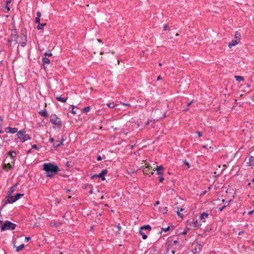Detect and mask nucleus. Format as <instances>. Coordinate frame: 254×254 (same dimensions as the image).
<instances>
[{
	"instance_id": "bb28decb",
	"label": "nucleus",
	"mask_w": 254,
	"mask_h": 254,
	"mask_svg": "<svg viewBox=\"0 0 254 254\" xmlns=\"http://www.w3.org/2000/svg\"><path fill=\"white\" fill-rule=\"evenodd\" d=\"M43 64H50L51 60L45 56L44 58L42 59Z\"/></svg>"
},
{
	"instance_id": "4c0bfd02",
	"label": "nucleus",
	"mask_w": 254,
	"mask_h": 254,
	"mask_svg": "<svg viewBox=\"0 0 254 254\" xmlns=\"http://www.w3.org/2000/svg\"><path fill=\"white\" fill-rule=\"evenodd\" d=\"M20 39L22 41H27V34L21 35V36H20Z\"/></svg>"
},
{
	"instance_id": "c9c22d12",
	"label": "nucleus",
	"mask_w": 254,
	"mask_h": 254,
	"mask_svg": "<svg viewBox=\"0 0 254 254\" xmlns=\"http://www.w3.org/2000/svg\"><path fill=\"white\" fill-rule=\"evenodd\" d=\"M225 207V205H222L221 204H220L217 206V209L219 211H222Z\"/></svg>"
},
{
	"instance_id": "3c124183",
	"label": "nucleus",
	"mask_w": 254,
	"mask_h": 254,
	"mask_svg": "<svg viewBox=\"0 0 254 254\" xmlns=\"http://www.w3.org/2000/svg\"><path fill=\"white\" fill-rule=\"evenodd\" d=\"M178 242L177 240L174 241L173 242V243L171 244V247H174V246H175L177 244H178Z\"/></svg>"
},
{
	"instance_id": "aec40b11",
	"label": "nucleus",
	"mask_w": 254,
	"mask_h": 254,
	"mask_svg": "<svg viewBox=\"0 0 254 254\" xmlns=\"http://www.w3.org/2000/svg\"><path fill=\"white\" fill-rule=\"evenodd\" d=\"M208 213L204 212L201 214L200 216V218L201 220L203 221V222H205V221L203 220L205 219L206 218H207L208 217Z\"/></svg>"
},
{
	"instance_id": "f03ea898",
	"label": "nucleus",
	"mask_w": 254,
	"mask_h": 254,
	"mask_svg": "<svg viewBox=\"0 0 254 254\" xmlns=\"http://www.w3.org/2000/svg\"><path fill=\"white\" fill-rule=\"evenodd\" d=\"M16 224L12 223L11 222L6 220L4 223L2 222L0 226V229L1 231L7 230H13L16 228Z\"/></svg>"
},
{
	"instance_id": "f3484780",
	"label": "nucleus",
	"mask_w": 254,
	"mask_h": 254,
	"mask_svg": "<svg viewBox=\"0 0 254 254\" xmlns=\"http://www.w3.org/2000/svg\"><path fill=\"white\" fill-rule=\"evenodd\" d=\"M18 185V183H17L10 188V190L8 191L9 195H10L11 193L13 192L16 190V188Z\"/></svg>"
},
{
	"instance_id": "58836bf2",
	"label": "nucleus",
	"mask_w": 254,
	"mask_h": 254,
	"mask_svg": "<svg viewBox=\"0 0 254 254\" xmlns=\"http://www.w3.org/2000/svg\"><path fill=\"white\" fill-rule=\"evenodd\" d=\"M163 30H170V27L167 24H165L163 25Z\"/></svg>"
},
{
	"instance_id": "a19ab883",
	"label": "nucleus",
	"mask_w": 254,
	"mask_h": 254,
	"mask_svg": "<svg viewBox=\"0 0 254 254\" xmlns=\"http://www.w3.org/2000/svg\"><path fill=\"white\" fill-rule=\"evenodd\" d=\"M71 113L74 115L76 114V111L74 110V108H76V107L74 105H72L71 106Z\"/></svg>"
},
{
	"instance_id": "49530a36",
	"label": "nucleus",
	"mask_w": 254,
	"mask_h": 254,
	"mask_svg": "<svg viewBox=\"0 0 254 254\" xmlns=\"http://www.w3.org/2000/svg\"><path fill=\"white\" fill-rule=\"evenodd\" d=\"M161 229L163 231L166 232L170 231V228L169 226H168L167 228H162Z\"/></svg>"
},
{
	"instance_id": "e2e57ef3",
	"label": "nucleus",
	"mask_w": 254,
	"mask_h": 254,
	"mask_svg": "<svg viewBox=\"0 0 254 254\" xmlns=\"http://www.w3.org/2000/svg\"><path fill=\"white\" fill-rule=\"evenodd\" d=\"M123 105L124 106H130V104L129 103H122Z\"/></svg>"
},
{
	"instance_id": "4be33fe9",
	"label": "nucleus",
	"mask_w": 254,
	"mask_h": 254,
	"mask_svg": "<svg viewBox=\"0 0 254 254\" xmlns=\"http://www.w3.org/2000/svg\"><path fill=\"white\" fill-rule=\"evenodd\" d=\"M150 168L149 167H147L145 169V170L143 171L144 173L148 175L149 177H150L151 175H152L154 174V172L151 171L149 172Z\"/></svg>"
},
{
	"instance_id": "39448f33",
	"label": "nucleus",
	"mask_w": 254,
	"mask_h": 254,
	"mask_svg": "<svg viewBox=\"0 0 254 254\" xmlns=\"http://www.w3.org/2000/svg\"><path fill=\"white\" fill-rule=\"evenodd\" d=\"M24 194L23 193H17L14 196H9L7 199V201L9 203H13L17 200H18L21 196H23Z\"/></svg>"
},
{
	"instance_id": "37998d69",
	"label": "nucleus",
	"mask_w": 254,
	"mask_h": 254,
	"mask_svg": "<svg viewBox=\"0 0 254 254\" xmlns=\"http://www.w3.org/2000/svg\"><path fill=\"white\" fill-rule=\"evenodd\" d=\"M27 41H22V42H20V44L21 46L22 47H25L27 44Z\"/></svg>"
},
{
	"instance_id": "72a5a7b5",
	"label": "nucleus",
	"mask_w": 254,
	"mask_h": 254,
	"mask_svg": "<svg viewBox=\"0 0 254 254\" xmlns=\"http://www.w3.org/2000/svg\"><path fill=\"white\" fill-rule=\"evenodd\" d=\"M222 202L223 203V205H225V207L227 206H228L231 202V200L229 201H226L224 199L222 200Z\"/></svg>"
},
{
	"instance_id": "6e6d98bb",
	"label": "nucleus",
	"mask_w": 254,
	"mask_h": 254,
	"mask_svg": "<svg viewBox=\"0 0 254 254\" xmlns=\"http://www.w3.org/2000/svg\"><path fill=\"white\" fill-rule=\"evenodd\" d=\"M175 247H177V250H180L181 248L183 247L182 245L178 244L177 246H176Z\"/></svg>"
},
{
	"instance_id": "de8ad7c7",
	"label": "nucleus",
	"mask_w": 254,
	"mask_h": 254,
	"mask_svg": "<svg viewBox=\"0 0 254 254\" xmlns=\"http://www.w3.org/2000/svg\"><path fill=\"white\" fill-rule=\"evenodd\" d=\"M177 215H178L179 217H181V218H182L183 217V216H184V215L180 213V211H179V209H178V210L177 211Z\"/></svg>"
},
{
	"instance_id": "9d476101",
	"label": "nucleus",
	"mask_w": 254,
	"mask_h": 254,
	"mask_svg": "<svg viewBox=\"0 0 254 254\" xmlns=\"http://www.w3.org/2000/svg\"><path fill=\"white\" fill-rule=\"evenodd\" d=\"M12 0H7L6 1V3L4 6H3V8L4 9V11L5 12H7L10 10V7L8 6V4L11 3Z\"/></svg>"
},
{
	"instance_id": "c03bdc74",
	"label": "nucleus",
	"mask_w": 254,
	"mask_h": 254,
	"mask_svg": "<svg viewBox=\"0 0 254 254\" xmlns=\"http://www.w3.org/2000/svg\"><path fill=\"white\" fill-rule=\"evenodd\" d=\"M184 164L187 166V168L189 169L190 167V163L186 160L184 161Z\"/></svg>"
},
{
	"instance_id": "a211bd4d",
	"label": "nucleus",
	"mask_w": 254,
	"mask_h": 254,
	"mask_svg": "<svg viewBox=\"0 0 254 254\" xmlns=\"http://www.w3.org/2000/svg\"><path fill=\"white\" fill-rule=\"evenodd\" d=\"M8 155L11 158L13 159L16 156V153L15 151L10 150L8 152Z\"/></svg>"
},
{
	"instance_id": "864d4df0",
	"label": "nucleus",
	"mask_w": 254,
	"mask_h": 254,
	"mask_svg": "<svg viewBox=\"0 0 254 254\" xmlns=\"http://www.w3.org/2000/svg\"><path fill=\"white\" fill-rule=\"evenodd\" d=\"M172 248H173V250H172V252L173 254H175L177 251V247H173Z\"/></svg>"
},
{
	"instance_id": "9b49d317",
	"label": "nucleus",
	"mask_w": 254,
	"mask_h": 254,
	"mask_svg": "<svg viewBox=\"0 0 254 254\" xmlns=\"http://www.w3.org/2000/svg\"><path fill=\"white\" fill-rule=\"evenodd\" d=\"M239 43V40L237 39L233 40L229 43L228 46L229 48H231L232 47L237 45Z\"/></svg>"
},
{
	"instance_id": "0eeeda50",
	"label": "nucleus",
	"mask_w": 254,
	"mask_h": 254,
	"mask_svg": "<svg viewBox=\"0 0 254 254\" xmlns=\"http://www.w3.org/2000/svg\"><path fill=\"white\" fill-rule=\"evenodd\" d=\"M6 133H15L18 131V128L16 127H7L4 129Z\"/></svg>"
},
{
	"instance_id": "20e7f679",
	"label": "nucleus",
	"mask_w": 254,
	"mask_h": 254,
	"mask_svg": "<svg viewBox=\"0 0 254 254\" xmlns=\"http://www.w3.org/2000/svg\"><path fill=\"white\" fill-rule=\"evenodd\" d=\"M151 230V227L149 225H146L140 228L139 233L142 236L143 240H146L147 238V234Z\"/></svg>"
},
{
	"instance_id": "f257e3e1",
	"label": "nucleus",
	"mask_w": 254,
	"mask_h": 254,
	"mask_svg": "<svg viewBox=\"0 0 254 254\" xmlns=\"http://www.w3.org/2000/svg\"><path fill=\"white\" fill-rule=\"evenodd\" d=\"M43 170L45 171V176L52 178L60 171L58 166L52 163H46L43 165Z\"/></svg>"
},
{
	"instance_id": "5fc2aeb1",
	"label": "nucleus",
	"mask_w": 254,
	"mask_h": 254,
	"mask_svg": "<svg viewBox=\"0 0 254 254\" xmlns=\"http://www.w3.org/2000/svg\"><path fill=\"white\" fill-rule=\"evenodd\" d=\"M89 187H90V188H91V189H90V190L89 191V193L90 194H93V188H92V186L91 185H89Z\"/></svg>"
},
{
	"instance_id": "c756f323",
	"label": "nucleus",
	"mask_w": 254,
	"mask_h": 254,
	"mask_svg": "<svg viewBox=\"0 0 254 254\" xmlns=\"http://www.w3.org/2000/svg\"><path fill=\"white\" fill-rule=\"evenodd\" d=\"M25 247L24 244H22L16 247V252H18L22 250Z\"/></svg>"
},
{
	"instance_id": "680f3d73",
	"label": "nucleus",
	"mask_w": 254,
	"mask_h": 254,
	"mask_svg": "<svg viewBox=\"0 0 254 254\" xmlns=\"http://www.w3.org/2000/svg\"><path fill=\"white\" fill-rule=\"evenodd\" d=\"M102 157L101 156H98L97 158V160L98 161L102 160Z\"/></svg>"
},
{
	"instance_id": "6e6552de",
	"label": "nucleus",
	"mask_w": 254,
	"mask_h": 254,
	"mask_svg": "<svg viewBox=\"0 0 254 254\" xmlns=\"http://www.w3.org/2000/svg\"><path fill=\"white\" fill-rule=\"evenodd\" d=\"M55 98L58 101L63 103H65L68 99V97L67 96L64 97L61 96H56Z\"/></svg>"
},
{
	"instance_id": "bf43d9fd",
	"label": "nucleus",
	"mask_w": 254,
	"mask_h": 254,
	"mask_svg": "<svg viewBox=\"0 0 254 254\" xmlns=\"http://www.w3.org/2000/svg\"><path fill=\"white\" fill-rule=\"evenodd\" d=\"M31 239V237H26L25 238V241L26 242H28Z\"/></svg>"
},
{
	"instance_id": "4d7b16f0",
	"label": "nucleus",
	"mask_w": 254,
	"mask_h": 254,
	"mask_svg": "<svg viewBox=\"0 0 254 254\" xmlns=\"http://www.w3.org/2000/svg\"><path fill=\"white\" fill-rule=\"evenodd\" d=\"M164 180V178L162 176L159 177V182L161 183Z\"/></svg>"
},
{
	"instance_id": "052dcab7",
	"label": "nucleus",
	"mask_w": 254,
	"mask_h": 254,
	"mask_svg": "<svg viewBox=\"0 0 254 254\" xmlns=\"http://www.w3.org/2000/svg\"><path fill=\"white\" fill-rule=\"evenodd\" d=\"M196 133L199 137L202 136V133L200 131H196Z\"/></svg>"
},
{
	"instance_id": "2eb2a0df",
	"label": "nucleus",
	"mask_w": 254,
	"mask_h": 254,
	"mask_svg": "<svg viewBox=\"0 0 254 254\" xmlns=\"http://www.w3.org/2000/svg\"><path fill=\"white\" fill-rule=\"evenodd\" d=\"M3 169L5 171H8V170H11L12 168L11 165L8 163L7 164H3L2 166Z\"/></svg>"
},
{
	"instance_id": "09e8293b",
	"label": "nucleus",
	"mask_w": 254,
	"mask_h": 254,
	"mask_svg": "<svg viewBox=\"0 0 254 254\" xmlns=\"http://www.w3.org/2000/svg\"><path fill=\"white\" fill-rule=\"evenodd\" d=\"M35 22L37 24L40 23V18L39 17H36L35 19Z\"/></svg>"
},
{
	"instance_id": "423d86ee",
	"label": "nucleus",
	"mask_w": 254,
	"mask_h": 254,
	"mask_svg": "<svg viewBox=\"0 0 254 254\" xmlns=\"http://www.w3.org/2000/svg\"><path fill=\"white\" fill-rule=\"evenodd\" d=\"M108 171L107 169L103 170L101 172L98 174H95L91 177V179H93L95 178H99L101 179L102 181H105V176L107 174Z\"/></svg>"
},
{
	"instance_id": "2f4dec72",
	"label": "nucleus",
	"mask_w": 254,
	"mask_h": 254,
	"mask_svg": "<svg viewBox=\"0 0 254 254\" xmlns=\"http://www.w3.org/2000/svg\"><path fill=\"white\" fill-rule=\"evenodd\" d=\"M61 225V223L56 221L52 222L51 223V225L52 226L58 227Z\"/></svg>"
},
{
	"instance_id": "e433bc0d",
	"label": "nucleus",
	"mask_w": 254,
	"mask_h": 254,
	"mask_svg": "<svg viewBox=\"0 0 254 254\" xmlns=\"http://www.w3.org/2000/svg\"><path fill=\"white\" fill-rule=\"evenodd\" d=\"M107 105L109 107H110L111 108H114L116 104L114 102H111V103H107Z\"/></svg>"
},
{
	"instance_id": "dca6fc26",
	"label": "nucleus",
	"mask_w": 254,
	"mask_h": 254,
	"mask_svg": "<svg viewBox=\"0 0 254 254\" xmlns=\"http://www.w3.org/2000/svg\"><path fill=\"white\" fill-rule=\"evenodd\" d=\"M39 114L43 117L47 118L48 117V114L46 109L42 110L39 112Z\"/></svg>"
},
{
	"instance_id": "4468645a",
	"label": "nucleus",
	"mask_w": 254,
	"mask_h": 254,
	"mask_svg": "<svg viewBox=\"0 0 254 254\" xmlns=\"http://www.w3.org/2000/svg\"><path fill=\"white\" fill-rule=\"evenodd\" d=\"M190 226L191 227H193L195 228H199L201 226V224H198L197 220H193V222H192L190 224Z\"/></svg>"
},
{
	"instance_id": "b1692460",
	"label": "nucleus",
	"mask_w": 254,
	"mask_h": 254,
	"mask_svg": "<svg viewBox=\"0 0 254 254\" xmlns=\"http://www.w3.org/2000/svg\"><path fill=\"white\" fill-rule=\"evenodd\" d=\"M30 137L29 136V135L27 134H26V133H25V134H24L23 136V137H22V141L23 142L29 140V139H30Z\"/></svg>"
},
{
	"instance_id": "ea45409f",
	"label": "nucleus",
	"mask_w": 254,
	"mask_h": 254,
	"mask_svg": "<svg viewBox=\"0 0 254 254\" xmlns=\"http://www.w3.org/2000/svg\"><path fill=\"white\" fill-rule=\"evenodd\" d=\"M13 41L12 40H10L9 39H7V43L6 44V45L7 46H8V47H11V41Z\"/></svg>"
},
{
	"instance_id": "ddd939ff",
	"label": "nucleus",
	"mask_w": 254,
	"mask_h": 254,
	"mask_svg": "<svg viewBox=\"0 0 254 254\" xmlns=\"http://www.w3.org/2000/svg\"><path fill=\"white\" fill-rule=\"evenodd\" d=\"M51 67V64H41V69H44L47 73H51L49 71V68Z\"/></svg>"
},
{
	"instance_id": "13d9d810",
	"label": "nucleus",
	"mask_w": 254,
	"mask_h": 254,
	"mask_svg": "<svg viewBox=\"0 0 254 254\" xmlns=\"http://www.w3.org/2000/svg\"><path fill=\"white\" fill-rule=\"evenodd\" d=\"M37 17H39L40 18L41 16V13L40 11H37L36 13Z\"/></svg>"
},
{
	"instance_id": "8fccbe9b",
	"label": "nucleus",
	"mask_w": 254,
	"mask_h": 254,
	"mask_svg": "<svg viewBox=\"0 0 254 254\" xmlns=\"http://www.w3.org/2000/svg\"><path fill=\"white\" fill-rule=\"evenodd\" d=\"M193 100L190 101V102H189L188 103H187V107H188V106H189L190 105H191L192 103H193ZM184 111H187L188 110V108H186L184 110Z\"/></svg>"
},
{
	"instance_id": "6ab92c4d",
	"label": "nucleus",
	"mask_w": 254,
	"mask_h": 254,
	"mask_svg": "<svg viewBox=\"0 0 254 254\" xmlns=\"http://www.w3.org/2000/svg\"><path fill=\"white\" fill-rule=\"evenodd\" d=\"M249 166H254V157L253 156H249Z\"/></svg>"
},
{
	"instance_id": "338daca9",
	"label": "nucleus",
	"mask_w": 254,
	"mask_h": 254,
	"mask_svg": "<svg viewBox=\"0 0 254 254\" xmlns=\"http://www.w3.org/2000/svg\"><path fill=\"white\" fill-rule=\"evenodd\" d=\"M160 204V201L159 200H157L156 201L155 203L154 204V206H156L157 205H159Z\"/></svg>"
},
{
	"instance_id": "c85d7f7f",
	"label": "nucleus",
	"mask_w": 254,
	"mask_h": 254,
	"mask_svg": "<svg viewBox=\"0 0 254 254\" xmlns=\"http://www.w3.org/2000/svg\"><path fill=\"white\" fill-rule=\"evenodd\" d=\"M241 34L238 31H236L235 32V39H237L238 40H239V42H240V40H241Z\"/></svg>"
},
{
	"instance_id": "412c9836",
	"label": "nucleus",
	"mask_w": 254,
	"mask_h": 254,
	"mask_svg": "<svg viewBox=\"0 0 254 254\" xmlns=\"http://www.w3.org/2000/svg\"><path fill=\"white\" fill-rule=\"evenodd\" d=\"M47 24L46 23H39V24H38L37 26V29L38 30H43L44 29V26L46 25Z\"/></svg>"
},
{
	"instance_id": "f704fd0d",
	"label": "nucleus",
	"mask_w": 254,
	"mask_h": 254,
	"mask_svg": "<svg viewBox=\"0 0 254 254\" xmlns=\"http://www.w3.org/2000/svg\"><path fill=\"white\" fill-rule=\"evenodd\" d=\"M115 227L117 228L118 229V231L116 232V234L117 235H119L120 234L119 231L121 229V226H120V224L119 223L117 225H116Z\"/></svg>"
},
{
	"instance_id": "7ed1b4c3",
	"label": "nucleus",
	"mask_w": 254,
	"mask_h": 254,
	"mask_svg": "<svg viewBox=\"0 0 254 254\" xmlns=\"http://www.w3.org/2000/svg\"><path fill=\"white\" fill-rule=\"evenodd\" d=\"M50 122L55 127L60 128L62 126V121L56 114H52L50 116Z\"/></svg>"
},
{
	"instance_id": "7c9ffc66",
	"label": "nucleus",
	"mask_w": 254,
	"mask_h": 254,
	"mask_svg": "<svg viewBox=\"0 0 254 254\" xmlns=\"http://www.w3.org/2000/svg\"><path fill=\"white\" fill-rule=\"evenodd\" d=\"M44 55L45 57H51L52 56V53L51 52V51L50 50H48V51H47L44 54Z\"/></svg>"
},
{
	"instance_id": "cd10ccee",
	"label": "nucleus",
	"mask_w": 254,
	"mask_h": 254,
	"mask_svg": "<svg viewBox=\"0 0 254 254\" xmlns=\"http://www.w3.org/2000/svg\"><path fill=\"white\" fill-rule=\"evenodd\" d=\"M202 246V244H198L197 248L194 249V252L195 253L199 252L201 250Z\"/></svg>"
},
{
	"instance_id": "603ef678",
	"label": "nucleus",
	"mask_w": 254,
	"mask_h": 254,
	"mask_svg": "<svg viewBox=\"0 0 254 254\" xmlns=\"http://www.w3.org/2000/svg\"><path fill=\"white\" fill-rule=\"evenodd\" d=\"M32 148L35 149L37 150H39V148L38 147V146L36 144L33 145Z\"/></svg>"
},
{
	"instance_id": "79ce46f5",
	"label": "nucleus",
	"mask_w": 254,
	"mask_h": 254,
	"mask_svg": "<svg viewBox=\"0 0 254 254\" xmlns=\"http://www.w3.org/2000/svg\"><path fill=\"white\" fill-rule=\"evenodd\" d=\"M17 34H18V32H17L16 29H12L11 35H17Z\"/></svg>"
},
{
	"instance_id": "f8f14e48",
	"label": "nucleus",
	"mask_w": 254,
	"mask_h": 254,
	"mask_svg": "<svg viewBox=\"0 0 254 254\" xmlns=\"http://www.w3.org/2000/svg\"><path fill=\"white\" fill-rule=\"evenodd\" d=\"M164 170V167L161 165L160 166H157L156 168V170L157 171V174L159 175L162 176L164 173L163 172V171Z\"/></svg>"
},
{
	"instance_id": "5701e85b",
	"label": "nucleus",
	"mask_w": 254,
	"mask_h": 254,
	"mask_svg": "<svg viewBox=\"0 0 254 254\" xmlns=\"http://www.w3.org/2000/svg\"><path fill=\"white\" fill-rule=\"evenodd\" d=\"M11 36V37L13 38V39L12 40L14 41V45L17 44H18V39L19 38L18 34L15 35H12Z\"/></svg>"
},
{
	"instance_id": "69168bd1",
	"label": "nucleus",
	"mask_w": 254,
	"mask_h": 254,
	"mask_svg": "<svg viewBox=\"0 0 254 254\" xmlns=\"http://www.w3.org/2000/svg\"><path fill=\"white\" fill-rule=\"evenodd\" d=\"M1 127H2V124H1V123H0V133H2L3 132V131L1 129Z\"/></svg>"
},
{
	"instance_id": "473e14b6",
	"label": "nucleus",
	"mask_w": 254,
	"mask_h": 254,
	"mask_svg": "<svg viewBox=\"0 0 254 254\" xmlns=\"http://www.w3.org/2000/svg\"><path fill=\"white\" fill-rule=\"evenodd\" d=\"M90 109H91L90 107L87 106V107H84V108H83L82 112L84 113H87L90 111Z\"/></svg>"
},
{
	"instance_id": "1a4fd4ad",
	"label": "nucleus",
	"mask_w": 254,
	"mask_h": 254,
	"mask_svg": "<svg viewBox=\"0 0 254 254\" xmlns=\"http://www.w3.org/2000/svg\"><path fill=\"white\" fill-rule=\"evenodd\" d=\"M17 132L16 135H17V138L18 139H22L24 134H25V133H26V130L25 129H22V130H21L19 131H17V132Z\"/></svg>"
},
{
	"instance_id": "a18cd8bd",
	"label": "nucleus",
	"mask_w": 254,
	"mask_h": 254,
	"mask_svg": "<svg viewBox=\"0 0 254 254\" xmlns=\"http://www.w3.org/2000/svg\"><path fill=\"white\" fill-rule=\"evenodd\" d=\"M21 35L27 34V30L25 28L21 29Z\"/></svg>"
},
{
	"instance_id": "a878e982",
	"label": "nucleus",
	"mask_w": 254,
	"mask_h": 254,
	"mask_svg": "<svg viewBox=\"0 0 254 254\" xmlns=\"http://www.w3.org/2000/svg\"><path fill=\"white\" fill-rule=\"evenodd\" d=\"M57 143L53 144V147L55 148H57L58 147H60V146L64 145V143H62V141H57Z\"/></svg>"
},
{
	"instance_id": "393cba45",
	"label": "nucleus",
	"mask_w": 254,
	"mask_h": 254,
	"mask_svg": "<svg viewBox=\"0 0 254 254\" xmlns=\"http://www.w3.org/2000/svg\"><path fill=\"white\" fill-rule=\"evenodd\" d=\"M234 78L236 79V80L238 82H240L243 81L244 80V78L243 76H241L235 75L234 76Z\"/></svg>"
},
{
	"instance_id": "774afa93",
	"label": "nucleus",
	"mask_w": 254,
	"mask_h": 254,
	"mask_svg": "<svg viewBox=\"0 0 254 254\" xmlns=\"http://www.w3.org/2000/svg\"><path fill=\"white\" fill-rule=\"evenodd\" d=\"M54 141V138L53 137H50L49 139V141L50 142H53Z\"/></svg>"
},
{
	"instance_id": "0e129e2a",
	"label": "nucleus",
	"mask_w": 254,
	"mask_h": 254,
	"mask_svg": "<svg viewBox=\"0 0 254 254\" xmlns=\"http://www.w3.org/2000/svg\"><path fill=\"white\" fill-rule=\"evenodd\" d=\"M12 29H16L15 25V22L13 21V22L12 23Z\"/></svg>"
}]
</instances>
